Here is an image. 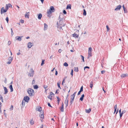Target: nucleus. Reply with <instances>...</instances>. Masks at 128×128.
Segmentation results:
<instances>
[{
    "label": "nucleus",
    "instance_id": "nucleus-33",
    "mask_svg": "<svg viewBox=\"0 0 128 128\" xmlns=\"http://www.w3.org/2000/svg\"><path fill=\"white\" fill-rule=\"evenodd\" d=\"M44 60H42V62L41 64V66H42L44 64Z\"/></svg>",
    "mask_w": 128,
    "mask_h": 128
},
{
    "label": "nucleus",
    "instance_id": "nucleus-35",
    "mask_svg": "<svg viewBox=\"0 0 128 128\" xmlns=\"http://www.w3.org/2000/svg\"><path fill=\"white\" fill-rule=\"evenodd\" d=\"M86 11L85 10H84V12H83V15L84 16H86Z\"/></svg>",
    "mask_w": 128,
    "mask_h": 128
},
{
    "label": "nucleus",
    "instance_id": "nucleus-55",
    "mask_svg": "<svg viewBox=\"0 0 128 128\" xmlns=\"http://www.w3.org/2000/svg\"><path fill=\"white\" fill-rule=\"evenodd\" d=\"M48 104L49 106L52 107L50 105V104L49 103H48Z\"/></svg>",
    "mask_w": 128,
    "mask_h": 128
},
{
    "label": "nucleus",
    "instance_id": "nucleus-28",
    "mask_svg": "<svg viewBox=\"0 0 128 128\" xmlns=\"http://www.w3.org/2000/svg\"><path fill=\"white\" fill-rule=\"evenodd\" d=\"M56 98L57 99V102H58V104H59L60 101V99L58 96H57Z\"/></svg>",
    "mask_w": 128,
    "mask_h": 128
},
{
    "label": "nucleus",
    "instance_id": "nucleus-40",
    "mask_svg": "<svg viewBox=\"0 0 128 128\" xmlns=\"http://www.w3.org/2000/svg\"><path fill=\"white\" fill-rule=\"evenodd\" d=\"M52 96L51 95H49L48 96V98L50 99H51L52 98Z\"/></svg>",
    "mask_w": 128,
    "mask_h": 128
},
{
    "label": "nucleus",
    "instance_id": "nucleus-2",
    "mask_svg": "<svg viewBox=\"0 0 128 128\" xmlns=\"http://www.w3.org/2000/svg\"><path fill=\"white\" fill-rule=\"evenodd\" d=\"M27 92L30 96H32L34 94V91L31 88H29L27 90Z\"/></svg>",
    "mask_w": 128,
    "mask_h": 128
},
{
    "label": "nucleus",
    "instance_id": "nucleus-18",
    "mask_svg": "<svg viewBox=\"0 0 128 128\" xmlns=\"http://www.w3.org/2000/svg\"><path fill=\"white\" fill-rule=\"evenodd\" d=\"M91 111V109L90 108L88 109L85 110V112H86L89 113Z\"/></svg>",
    "mask_w": 128,
    "mask_h": 128
},
{
    "label": "nucleus",
    "instance_id": "nucleus-56",
    "mask_svg": "<svg viewBox=\"0 0 128 128\" xmlns=\"http://www.w3.org/2000/svg\"><path fill=\"white\" fill-rule=\"evenodd\" d=\"M89 68V67L88 66H86L85 67H84V69H85V68Z\"/></svg>",
    "mask_w": 128,
    "mask_h": 128
},
{
    "label": "nucleus",
    "instance_id": "nucleus-49",
    "mask_svg": "<svg viewBox=\"0 0 128 128\" xmlns=\"http://www.w3.org/2000/svg\"><path fill=\"white\" fill-rule=\"evenodd\" d=\"M35 81L34 80H33L32 82V84H35Z\"/></svg>",
    "mask_w": 128,
    "mask_h": 128
},
{
    "label": "nucleus",
    "instance_id": "nucleus-15",
    "mask_svg": "<svg viewBox=\"0 0 128 128\" xmlns=\"http://www.w3.org/2000/svg\"><path fill=\"white\" fill-rule=\"evenodd\" d=\"M121 6L120 5H119L117 6V8L115 9V10H120L121 8Z\"/></svg>",
    "mask_w": 128,
    "mask_h": 128
},
{
    "label": "nucleus",
    "instance_id": "nucleus-53",
    "mask_svg": "<svg viewBox=\"0 0 128 128\" xmlns=\"http://www.w3.org/2000/svg\"><path fill=\"white\" fill-rule=\"evenodd\" d=\"M105 71L104 70H102L101 71V73L102 74H103L104 73Z\"/></svg>",
    "mask_w": 128,
    "mask_h": 128
},
{
    "label": "nucleus",
    "instance_id": "nucleus-27",
    "mask_svg": "<svg viewBox=\"0 0 128 128\" xmlns=\"http://www.w3.org/2000/svg\"><path fill=\"white\" fill-rule=\"evenodd\" d=\"M42 14H39L38 15V18L39 19H40L42 17Z\"/></svg>",
    "mask_w": 128,
    "mask_h": 128
},
{
    "label": "nucleus",
    "instance_id": "nucleus-51",
    "mask_svg": "<svg viewBox=\"0 0 128 128\" xmlns=\"http://www.w3.org/2000/svg\"><path fill=\"white\" fill-rule=\"evenodd\" d=\"M63 13L64 14H66V12L65 10H64L63 11Z\"/></svg>",
    "mask_w": 128,
    "mask_h": 128
},
{
    "label": "nucleus",
    "instance_id": "nucleus-48",
    "mask_svg": "<svg viewBox=\"0 0 128 128\" xmlns=\"http://www.w3.org/2000/svg\"><path fill=\"white\" fill-rule=\"evenodd\" d=\"M20 22L22 23H23L24 22V20H21Z\"/></svg>",
    "mask_w": 128,
    "mask_h": 128
},
{
    "label": "nucleus",
    "instance_id": "nucleus-13",
    "mask_svg": "<svg viewBox=\"0 0 128 128\" xmlns=\"http://www.w3.org/2000/svg\"><path fill=\"white\" fill-rule=\"evenodd\" d=\"M64 104L63 103H62V105L60 107V111L62 112H63L64 111Z\"/></svg>",
    "mask_w": 128,
    "mask_h": 128
},
{
    "label": "nucleus",
    "instance_id": "nucleus-11",
    "mask_svg": "<svg viewBox=\"0 0 128 128\" xmlns=\"http://www.w3.org/2000/svg\"><path fill=\"white\" fill-rule=\"evenodd\" d=\"M36 110L39 112H40L42 110V108L40 106H38L36 109Z\"/></svg>",
    "mask_w": 128,
    "mask_h": 128
},
{
    "label": "nucleus",
    "instance_id": "nucleus-7",
    "mask_svg": "<svg viewBox=\"0 0 128 128\" xmlns=\"http://www.w3.org/2000/svg\"><path fill=\"white\" fill-rule=\"evenodd\" d=\"M64 24H63V25L62 24H58V28L60 29L61 30L62 29V30L63 29L62 28V27L64 26Z\"/></svg>",
    "mask_w": 128,
    "mask_h": 128
},
{
    "label": "nucleus",
    "instance_id": "nucleus-5",
    "mask_svg": "<svg viewBox=\"0 0 128 128\" xmlns=\"http://www.w3.org/2000/svg\"><path fill=\"white\" fill-rule=\"evenodd\" d=\"M6 11L7 10L6 9H5L3 7H2L1 9L0 13L2 14L3 13L6 12Z\"/></svg>",
    "mask_w": 128,
    "mask_h": 128
},
{
    "label": "nucleus",
    "instance_id": "nucleus-34",
    "mask_svg": "<svg viewBox=\"0 0 128 128\" xmlns=\"http://www.w3.org/2000/svg\"><path fill=\"white\" fill-rule=\"evenodd\" d=\"M0 100H1L2 101V102H3V98L2 96L0 94Z\"/></svg>",
    "mask_w": 128,
    "mask_h": 128
},
{
    "label": "nucleus",
    "instance_id": "nucleus-3",
    "mask_svg": "<svg viewBox=\"0 0 128 128\" xmlns=\"http://www.w3.org/2000/svg\"><path fill=\"white\" fill-rule=\"evenodd\" d=\"M34 74V71L33 69L31 68L30 70V72L28 74V76L30 77H32Z\"/></svg>",
    "mask_w": 128,
    "mask_h": 128
},
{
    "label": "nucleus",
    "instance_id": "nucleus-44",
    "mask_svg": "<svg viewBox=\"0 0 128 128\" xmlns=\"http://www.w3.org/2000/svg\"><path fill=\"white\" fill-rule=\"evenodd\" d=\"M82 91H83V87H82V86L80 88V92H82Z\"/></svg>",
    "mask_w": 128,
    "mask_h": 128
},
{
    "label": "nucleus",
    "instance_id": "nucleus-41",
    "mask_svg": "<svg viewBox=\"0 0 128 128\" xmlns=\"http://www.w3.org/2000/svg\"><path fill=\"white\" fill-rule=\"evenodd\" d=\"M81 56L82 57V60H83V61L84 62V56H82V55H81Z\"/></svg>",
    "mask_w": 128,
    "mask_h": 128
},
{
    "label": "nucleus",
    "instance_id": "nucleus-24",
    "mask_svg": "<svg viewBox=\"0 0 128 128\" xmlns=\"http://www.w3.org/2000/svg\"><path fill=\"white\" fill-rule=\"evenodd\" d=\"M73 36L74 37L78 38V35L77 34H76L74 33L72 34Z\"/></svg>",
    "mask_w": 128,
    "mask_h": 128
},
{
    "label": "nucleus",
    "instance_id": "nucleus-61",
    "mask_svg": "<svg viewBox=\"0 0 128 128\" xmlns=\"http://www.w3.org/2000/svg\"><path fill=\"white\" fill-rule=\"evenodd\" d=\"M2 103L0 102V108H1Z\"/></svg>",
    "mask_w": 128,
    "mask_h": 128
},
{
    "label": "nucleus",
    "instance_id": "nucleus-10",
    "mask_svg": "<svg viewBox=\"0 0 128 128\" xmlns=\"http://www.w3.org/2000/svg\"><path fill=\"white\" fill-rule=\"evenodd\" d=\"M40 117L42 119L44 118V112H41L40 114L39 115Z\"/></svg>",
    "mask_w": 128,
    "mask_h": 128
},
{
    "label": "nucleus",
    "instance_id": "nucleus-25",
    "mask_svg": "<svg viewBox=\"0 0 128 128\" xmlns=\"http://www.w3.org/2000/svg\"><path fill=\"white\" fill-rule=\"evenodd\" d=\"M9 88L10 90V92H12L13 91V90L12 88V85H10V86L9 87Z\"/></svg>",
    "mask_w": 128,
    "mask_h": 128
},
{
    "label": "nucleus",
    "instance_id": "nucleus-26",
    "mask_svg": "<svg viewBox=\"0 0 128 128\" xmlns=\"http://www.w3.org/2000/svg\"><path fill=\"white\" fill-rule=\"evenodd\" d=\"M28 13H29V12L26 14L25 15V17L26 18H29V14H28Z\"/></svg>",
    "mask_w": 128,
    "mask_h": 128
},
{
    "label": "nucleus",
    "instance_id": "nucleus-58",
    "mask_svg": "<svg viewBox=\"0 0 128 128\" xmlns=\"http://www.w3.org/2000/svg\"><path fill=\"white\" fill-rule=\"evenodd\" d=\"M58 74V72L56 70L55 73V75H57Z\"/></svg>",
    "mask_w": 128,
    "mask_h": 128
},
{
    "label": "nucleus",
    "instance_id": "nucleus-46",
    "mask_svg": "<svg viewBox=\"0 0 128 128\" xmlns=\"http://www.w3.org/2000/svg\"><path fill=\"white\" fill-rule=\"evenodd\" d=\"M124 12L126 13L127 12V10L126 8H125V9H124Z\"/></svg>",
    "mask_w": 128,
    "mask_h": 128
},
{
    "label": "nucleus",
    "instance_id": "nucleus-43",
    "mask_svg": "<svg viewBox=\"0 0 128 128\" xmlns=\"http://www.w3.org/2000/svg\"><path fill=\"white\" fill-rule=\"evenodd\" d=\"M92 48L91 47H90L89 48H88V51H90V52H92Z\"/></svg>",
    "mask_w": 128,
    "mask_h": 128
},
{
    "label": "nucleus",
    "instance_id": "nucleus-47",
    "mask_svg": "<svg viewBox=\"0 0 128 128\" xmlns=\"http://www.w3.org/2000/svg\"><path fill=\"white\" fill-rule=\"evenodd\" d=\"M6 20L7 21V22L8 23V17H7L6 18Z\"/></svg>",
    "mask_w": 128,
    "mask_h": 128
},
{
    "label": "nucleus",
    "instance_id": "nucleus-60",
    "mask_svg": "<svg viewBox=\"0 0 128 128\" xmlns=\"http://www.w3.org/2000/svg\"><path fill=\"white\" fill-rule=\"evenodd\" d=\"M122 114H121V113L120 114V117L122 116Z\"/></svg>",
    "mask_w": 128,
    "mask_h": 128
},
{
    "label": "nucleus",
    "instance_id": "nucleus-36",
    "mask_svg": "<svg viewBox=\"0 0 128 128\" xmlns=\"http://www.w3.org/2000/svg\"><path fill=\"white\" fill-rule=\"evenodd\" d=\"M6 6H7L8 8L12 6L11 4H6Z\"/></svg>",
    "mask_w": 128,
    "mask_h": 128
},
{
    "label": "nucleus",
    "instance_id": "nucleus-14",
    "mask_svg": "<svg viewBox=\"0 0 128 128\" xmlns=\"http://www.w3.org/2000/svg\"><path fill=\"white\" fill-rule=\"evenodd\" d=\"M4 94H6L8 92V89L6 88L5 87H4Z\"/></svg>",
    "mask_w": 128,
    "mask_h": 128
},
{
    "label": "nucleus",
    "instance_id": "nucleus-21",
    "mask_svg": "<svg viewBox=\"0 0 128 128\" xmlns=\"http://www.w3.org/2000/svg\"><path fill=\"white\" fill-rule=\"evenodd\" d=\"M74 71L76 72H78V67H74Z\"/></svg>",
    "mask_w": 128,
    "mask_h": 128
},
{
    "label": "nucleus",
    "instance_id": "nucleus-52",
    "mask_svg": "<svg viewBox=\"0 0 128 128\" xmlns=\"http://www.w3.org/2000/svg\"><path fill=\"white\" fill-rule=\"evenodd\" d=\"M64 81H65V80L64 79L63 81H62V85H63V84L65 82H64Z\"/></svg>",
    "mask_w": 128,
    "mask_h": 128
},
{
    "label": "nucleus",
    "instance_id": "nucleus-38",
    "mask_svg": "<svg viewBox=\"0 0 128 128\" xmlns=\"http://www.w3.org/2000/svg\"><path fill=\"white\" fill-rule=\"evenodd\" d=\"M73 70L72 69V70L71 72L70 73V74L72 76L73 75Z\"/></svg>",
    "mask_w": 128,
    "mask_h": 128
},
{
    "label": "nucleus",
    "instance_id": "nucleus-57",
    "mask_svg": "<svg viewBox=\"0 0 128 128\" xmlns=\"http://www.w3.org/2000/svg\"><path fill=\"white\" fill-rule=\"evenodd\" d=\"M81 92H80V91L78 92V95H79L80 94Z\"/></svg>",
    "mask_w": 128,
    "mask_h": 128
},
{
    "label": "nucleus",
    "instance_id": "nucleus-23",
    "mask_svg": "<svg viewBox=\"0 0 128 128\" xmlns=\"http://www.w3.org/2000/svg\"><path fill=\"white\" fill-rule=\"evenodd\" d=\"M60 83H61V82H57V86H58V88L60 89H61V88H60Z\"/></svg>",
    "mask_w": 128,
    "mask_h": 128
},
{
    "label": "nucleus",
    "instance_id": "nucleus-62",
    "mask_svg": "<svg viewBox=\"0 0 128 128\" xmlns=\"http://www.w3.org/2000/svg\"><path fill=\"white\" fill-rule=\"evenodd\" d=\"M43 125L42 124L40 128H43Z\"/></svg>",
    "mask_w": 128,
    "mask_h": 128
},
{
    "label": "nucleus",
    "instance_id": "nucleus-54",
    "mask_svg": "<svg viewBox=\"0 0 128 128\" xmlns=\"http://www.w3.org/2000/svg\"><path fill=\"white\" fill-rule=\"evenodd\" d=\"M8 6H6V9L7 10V11L8 10Z\"/></svg>",
    "mask_w": 128,
    "mask_h": 128
},
{
    "label": "nucleus",
    "instance_id": "nucleus-22",
    "mask_svg": "<svg viewBox=\"0 0 128 128\" xmlns=\"http://www.w3.org/2000/svg\"><path fill=\"white\" fill-rule=\"evenodd\" d=\"M84 94H83L81 96V97L80 98V100H81V101H82L84 99Z\"/></svg>",
    "mask_w": 128,
    "mask_h": 128
},
{
    "label": "nucleus",
    "instance_id": "nucleus-63",
    "mask_svg": "<svg viewBox=\"0 0 128 128\" xmlns=\"http://www.w3.org/2000/svg\"><path fill=\"white\" fill-rule=\"evenodd\" d=\"M42 3H43L44 0H40Z\"/></svg>",
    "mask_w": 128,
    "mask_h": 128
},
{
    "label": "nucleus",
    "instance_id": "nucleus-45",
    "mask_svg": "<svg viewBox=\"0 0 128 128\" xmlns=\"http://www.w3.org/2000/svg\"><path fill=\"white\" fill-rule=\"evenodd\" d=\"M126 112V111L125 110H123L121 113V114H123L124 113H125Z\"/></svg>",
    "mask_w": 128,
    "mask_h": 128
},
{
    "label": "nucleus",
    "instance_id": "nucleus-17",
    "mask_svg": "<svg viewBox=\"0 0 128 128\" xmlns=\"http://www.w3.org/2000/svg\"><path fill=\"white\" fill-rule=\"evenodd\" d=\"M44 30H46L47 29V28L48 27V26L45 23H44Z\"/></svg>",
    "mask_w": 128,
    "mask_h": 128
},
{
    "label": "nucleus",
    "instance_id": "nucleus-20",
    "mask_svg": "<svg viewBox=\"0 0 128 128\" xmlns=\"http://www.w3.org/2000/svg\"><path fill=\"white\" fill-rule=\"evenodd\" d=\"M93 81H91L90 83V88L92 89L93 86Z\"/></svg>",
    "mask_w": 128,
    "mask_h": 128
},
{
    "label": "nucleus",
    "instance_id": "nucleus-32",
    "mask_svg": "<svg viewBox=\"0 0 128 128\" xmlns=\"http://www.w3.org/2000/svg\"><path fill=\"white\" fill-rule=\"evenodd\" d=\"M63 65L65 66H68V64L66 62H64V64Z\"/></svg>",
    "mask_w": 128,
    "mask_h": 128
},
{
    "label": "nucleus",
    "instance_id": "nucleus-37",
    "mask_svg": "<svg viewBox=\"0 0 128 128\" xmlns=\"http://www.w3.org/2000/svg\"><path fill=\"white\" fill-rule=\"evenodd\" d=\"M34 89H37L38 88V86L36 85L34 86Z\"/></svg>",
    "mask_w": 128,
    "mask_h": 128
},
{
    "label": "nucleus",
    "instance_id": "nucleus-19",
    "mask_svg": "<svg viewBox=\"0 0 128 128\" xmlns=\"http://www.w3.org/2000/svg\"><path fill=\"white\" fill-rule=\"evenodd\" d=\"M92 52L88 51V58H89L90 56H92Z\"/></svg>",
    "mask_w": 128,
    "mask_h": 128
},
{
    "label": "nucleus",
    "instance_id": "nucleus-4",
    "mask_svg": "<svg viewBox=\"0 0 128 128\" xmlns=\"http://www.w3.org/2000/svg\"><path fill=\"white\" fill-rule=\"evenodd\" d=\"M76 93V92H75L71 96L70 102L71 103L72 102L74 101V100Z\"/></svg>",
    "mask_w": 128,
    "mask_h": 128
},
{
    "label": "nucleus",
    "instance_id": "nucleus-16",
    "mask_svg": "<svg viewBox=\"0 0 128 128\" xmlns=\"http://www.w3.org/2000/svg\"><path fill=\"white\" fill-rule=\"evenodd\" d=\"M32 46V44L30 42H28V48H31Z\"/></svg>",
    "mask_w": 128,
    "mask_h": 128
},
{
    "label": "nucleus",
    "instance_id": "nucleus-12",
    "mask_svg": "<svg viewBox=\"0 0 128 128\" xmlns=\"http://www.w3.org/2000/svg\"><path fill=\"white\" fill-rule=\"evenodd\" d=\"M22 37V36H17L16 37V40L19 41H20L21 40V38Z\"/></svg>",
    "mask_w": 128,
    "mask_h": 128
},
{
    "label": "nucleus",
    "instance_id": "nucleus-6",
    "mask_svg": "<svg viewBox=\"0 0 128 128\" xmlns=\"http://www.w3.org/2000/svg\"><path fill=\"white\" fill-rule=\"evenodd\" d=\"M24 100L25 102H28L30 100V98L28 96H25L24 98Z\"/></svg>",
    "mask_w": 128,
    "mask_h": 128
},
{
    "label": "nucleus",
    "instance_id": "nucleus-30",
    "mask_svg": "<svg viewBox=\"0 0 128 128\" xmlns=\"http://www.w3.org/2000/svg\"><path fill=\"white\" fill-rule=\"evenodd\" d=\"M71 5H70V4H68L67 6V7H66V8L67 9L70 8V9L71 8Z\"/></svg>",
    "mask_w": 128,
    "mask_h": 128
},
{
    "label": "nucleus",
    "instance_id": "nucleus-64",
    "mask_svg": "<svg viewBox=\"0 0 128 128\" xmlns=\"http://www.w3.org/2000/svg\"><path fill=\"white\" fill-rule=\"evenodd\" d=\"M70 51L72 52H74V51H73V50H70Z\"/></svg>",
    "mask_w": 128,
    "mask_h": 128
},
{
    "label": "nucleus",
    "instance_id": "nucleus-50",
    "mask_svg": "<svg viewBox=\"0 0 128 128\" xmlns=\"http://www.w3.org/2000/svg\"><path fill=\"white\" fill-rule=\"evenodd\" d=\"M12 59H10V60L8 62V64H10L11 63V62L12 61Z\"/></svg>",
    "mask_w": 128,
    "mask_h": 128
},
{
    "label": "nucleus",
    "instance_id": "nucleus-1",
    "mask_svg": "<svg viewBox=\"0 0 128 128\" xmlns=\"http://www.w3.org/2000/svg\"><path fill=\"white\" fill-rule=\"evenodd\" d=\"M55 11L54 7L53 6H51L50 7V9L48 10L47 12V16L49 18L51 16L52 13L54 12Z\"/></svg>",
    "mask_w": 128,
    "mask_h": 128
},
{
    "label": "nucleus",
    "instance_id": "nucleus-9",
    "mask_svg": "<svg viewBox=\"0 0 128 128\" xmlns=\"http://www.w3.org/2000/svg\"><path fill=\"white\" fill-rule=\"evenodd\" d=\"M127 76H128V74L126 73L122 74L121 75V77L122 78H124Z\"/></svg>",
    "mask_w": 128,
    "mask_h": 128
},
{
    "label": "nucleus",
    "instance_id": "nucleus-39",
    "mask_svg": "<svg viewBox=\"0 0 128 128\" xmlns=\"http://www.w3.org/2000/svg\"><path fill=\"white\" fill-rule=\"evenodd\" d=\"M13 108V106L12 105L11 106L10 108V110H12Z\"/></svg>",
    "mask_w": 128,
    "mask_h": 128
},
{
    "label": "nucleus",
    "instance_id": "nucleus-42",
    "mask_svg": "<svg viewBox=\"0 0 128 128\" xmlns=\"http://www.w3.org/2000/svg\"><path fill=\"white\" fill-rule=\"evenodd\" d=\"M106 27L107 29V31H108L110 30V28L108 25H106Z\"/></svg>",
    "mask_w": 128,
    "mask_h": 128
},
{
    "label": "nucleus",
    "instance_id": "nucleus-29",
    "mask_svg": "<svg viewBox=\"0 0 128 128\" xmlns=\"http://www.w3.org/2000/svg\"><path fill=\"white\" fill-rule=\"evenodd\" d=\"M30 124L32 125H33L34 123V121L33 120H32L30 121Z\"/></svg>",
    "mask_w": 128,
    "mask_h": 128
},
{
    "label": "nucleus",
    "instance_id": "nucleus-8",
    "mask_svg": "<svg viewBox=\"0 0 128 128\" xmlns=\"http://www.w3.org/2000/svg\"><path fill=\"white\" fill-rule=\"evenodd\" d=\"M68 98H66V99L64 103H65V104L66 105V106H68Z\"/></svg>",
    "mask_w": 128,
    "mask_h": 128
},
{
    "label": "nucleus",
    "instance_id": "nucleus-59",
    "mask_svg": "<svg viewBox=\"0 0 128 128\" xmlns=\"http://www.w3.org/2000/svg\"><path fill=\"white\" fill-rule=\"evenodd\" d=\"M58 51L59 52H60H60H61L62 51V50H61V49H59V50H58Z\"/></svg>",
    "mask_w": 128,
    "mask_h": 128
},
{
    "label": "nucleus",
    "instance_id": "nucleus-31",
    "mask_svg": "<svg viewBox=\"0 0 128 128\" xmlns=\"http://www.w3.org/2000/svg\"><path fill=\"white\" fill-rule=\"evenodd\" d=\"M117 104H116L114 106V114H115V113L117 109Z\"/></svg>",
    "mask_w": 128,
    "mask_h": 128
}]
</instances>
